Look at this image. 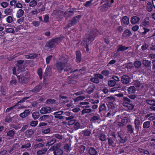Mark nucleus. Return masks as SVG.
<instances>
[{
  "mask_svg": "<svg viewBox=\"0 0 155 155\" xmlns=\"http://www.w3.org/2000/svg\"><path fill=\"white\" fill-rule=\"evenodd\" d=\"M99 33V32L96 29L92 31L90 33L89 35H86L85 38H84V40L85 41L87 44H89L90 42V41L92 42L94 40V38Z\"/></svg>",
  "mask_w": 155,
  "mask_h": 155,
  "instance_id": "obj_1",
  "label": "nucleus"
},
{
  "mask_svg": "<svg viewBox=\"0 0 155 155\" xmlns=\"http://www.w3.org/2000/svg\"><path fill=\"white\" fill-rule=\"evenodd\" d=\"M61 38L63 37H59L53 39L48 41L45 46V48L48 49H50L55 46L56 44H58L61 41Z\"/></svg>",
  "mask_w": 155,
  "mask_h": 155,
  "instance_id": "obj_2",
  "label": "nucleus"
},
{
  "mask_svg": "<svg viewBox=\"0 0 155 155\" xmlns=\"http://www.w3.org/2000/svg\"><path fill=\"white\" fill-rule=\"evenodd\" d=\"M59 144H56L49 149L50 151H53L54 155H62L63 153V150L60 148Z\"/></svg>",
  "mask_w": 155,
  "mask_h": 155,
  "instance_id": "obj_3",
  "label": "nucleus"
},
{
  "mask_svg": "<svg viewBox=\"0 0 155 155\" xmlns=\"http://www.w3.org/2000/svg\"><path fill=\"white\" fill-rule=\"evenodd\" d=\"M105 2L104 4L99 8L102 12L106 11L111 6V4L114 2V0H105Z\"/></svg>",
  "mask_w": 155,
  "mask_h": 155,
  "instance_id": "obj_4",
  "label": "nucleus"
},
{
  "mask_svg": "<svg viewBox=\"0 0 155 155\" xmlns=\"http://www.w3.org/2000/svg\"><path fill=\"white\" fill-rule=\"evenodd\" d=\"M67 59L65 58L64 59V62L61 61L58 62L54 65L57 68L59 72L61 73L65 67L67 65Z\"/></svg>",
  "mask_w": 155,
  "mask_h": 155,
  "instance_id": "obj_5",
  "label": "nucleus"
},
{
  "mask_svg": "<svg viewBox=\"0 0 155 155\" xmlns=\"http://www.w3.org/2000/svg\"><path fill=\"white\" fill-rule=\"evenodd\" d=\"M104 76L101 74H97L94 75V77L91 78V81L94 83L98 84L99 83V79H102Z\"/></svg>",
  "mask_w": 155,
  "mask_h": 155,
  "instance_id": "obj_6",
  "label": "nucleus"
},
{
  "mask_svg": "<svg viewBox=\"0 0 155 155\" xmlns=\"http://www.w3.org/2000/svg\"><path fill=\"white\" fill-rule=\"evenodd\" d=\"M81 17V15H79L74 17L72 20L69 21L68 27L75 25L78 21L79 19Z\"/></svg>",
  "mask_w": 155,
  "mask_h": 155,
  "instance_id": "obj_7",
  "label": "nucleus"
},
{
  "mask_svg": "<svg viewBox=\"0 0 155 155\" xmlns=\"http://www.w3.org/2000/svg\"><path fill=\"white\" fill-rule=\"evenodd\" d=\"M130 80V78L128 76L124 75L121 78L122 82L124 84H128Z\"/></svg>",
  "mask_w": 155,
  "mask_h": 155,
  "instance_id": "obj_8",
  "label": "nucleus"
},
{
  "mask_svg": "<svg viewBox=\"0 0 155 155\" xmlns=\"http://www.w3.org/2000/svg\"><path fill=\"white\" fill-rule=\"evenodd\" d=\"M42 88V84L40 83L38 85L36 86L33 89L31 90V91L32 92L37 93L40 91Z\"/></svg>",
  "mask_w": 155,
  "mask_h": 155,
  "instance_id": "obj_9",
  "label": "nucleus"
},
{
  "mask_svg": "<svg viewBox=\"0 0 155 155\" xmlns=\"http://www.w3.org/2000/svg\"><path fill=\"white\" fill-rule=\"evenodd\" d=\"M51 109L49 107H44L40 110V113L41 114H45L49 113L51 111Z\"/></svg>",
  "mask_w": 155,
  "mask_h": 155,
  "instance_id": "obj_10",
  "label": "nucleus"
},
{
  "mask_svg": "<svg viewBox=\"0 0 155 155\" xmlns=\"http://www.w3.org/2000/svg\"><path fill=\"white\" fill-rule=\"evenodd\" d=\"M140 20V18L138 17L134 16L132 17L130 20V22L133 24L137 23Z\"/></svg>",
  "mask_w": 155,
  "mask_h": 155,
  "instance_id": "obj_11",
  "label": "nucleus"
},
{
  "mask_svg": "<svg viewBox=\"0 0 155 155\" xmlns=\"http://www.w3.org/2000/svg\"><path fill=\"white\" fill-rule=\"evenodd\" d=\"M145 117L149 120H153L155 119V114L153 113H150L146 115Z\"/></svg>",
  "mask_w": 155,
  "mask_h": 155,
  "instance_id": "obj_12",
  "label": "nucleus"
},
{
  "mask_svg": "<svg viewBox=\"0 0 155 155\" xmlns=\"http://www.w3.org/2000/svg\"><path fill=\"white\" fill-rule=\"evenodd\" d=\"M19 81L22 84H25L28 82L27 79L23 76H19L18 77Z\"/></svg>",
  "mask_w": 155,
  "mask_h": 155,
  "instance_id": "obj_13",
  "label": "nucleus"
},
{
  "mask_svg": "<svg viewBox=\"0 0 155 155\" xmlns=\"http://www.w3.org/2000/svg\"><path fill=\"white\" fill-rule=\"evenodd\" d=\"M121 23L122 24L128 25L129 23L128 18L127 16L123 17L121 20Z\"/></svg>",
  "mask_w": 155,
  "mask_h": 155,
  "instance_id": "obj_14",
  "label": "nucleus"
},
{
  "mask_svg": "<svg viewBox=\"0 0 155 155\" xmlns=\"http://www.w3.org/2000/svg\"><path fill=\"white\" fill-rule=\"evenodd\" d=\"M135 127L137 131H138L140 128V122L139 120L138 119H136L134 121Z\"/></svg>",
  "mask_w": 155,
  "mask_h": 155,
  "instance_id": "obj_15",
  "label": "nucleus"
},
{
  "mask_svg": "<svg viewBox=\"0 0 155 155\" xmlns=\"http://www.w3.org/2000/svg\"><path fill=\"white\" fill-rule=\"evenodd\" d=\"M75 117L74 116L68 117V125H72L75 123Z\"/></svg>",
  "mask_w": 155,
  "mask_h": 155,
  "instance_id": "obj_16",
  "label": "nucleus"
},
{
  "mask_svg": "<svg viewBox=\"0 0 155 155\" xmlns=\"http://www.w3.org/2000/svg\"><path fill=\"white\" fill-rule=\"evenodd\" d=\"M143 65L146 68L151 67V62L150 61L147 60H144L143 61Z\"/></svg>",
  "mask_w": 155,
  "mask_h": 155,
  "instance_id": "obj_17",
  "label": "nucleus"
},
{
  "mask_svg": "<svg viewBox=\"0 0 155 155\" xmlns=\"http://www.w3.org/2000/svg\"><path fill=\"white\" fill-rule=\"evenodd\" d=\"M88 153L90 155H97V152L93 147H91L88 150Z\"/></svg>",
  "mask_w": 155,
  "mask_h": 155,
  "instance_id": "obj_18",
  "label": "nucleus"
},
{
  "mask_svg": "<svg viewBox=\"0 0 155 155\" xmlns=\"http://www.w3.org/2000/svg\"><path fill=\"white\" fill-rule=\"evenodd\" d=\"M76 61L77 62H80L81 59V54L79 51H76Z\"/></svg>",
  "mask_w": 155,
  "mask_h": 155,
  "instance_id": "obj_19",
  "label": "nucleus"
},
{
  "mask_svg": "<svg viewBox=\"0 0 155 155\" xmlns=\"http://www.w3.org/2000/svg\"><path fill=\"white\" fill-rule=\"evenodd\" d=\"M94 86L93 84L91 85L86 89V91L88 94H90L94 91Z\"/></svg>",
  "mask_w": 155,
  "mask_h": 155,
  "instance_id": "obj_20",
  "label": "nucleus"
},
{
  "mask_svg": "<svg viewBox=\"0 0 155 155\" xmlns=\"http://www.w3.org/2000/svg\"><path fill=\"white\" fill-rule=\"evenodd\" d=\"M62 113L63 112L62 111H60L54 113V115H55V118L61 119L63 118V117L61 116V115Z\"/></svg>",
  "mask_w": 155,
  "mask_h": 155,
  "instance_id": "obj_21",
  "label": "nucleus"
},
{
  "mask_svg": "<svg viewBox=\"0 0 155 155\" xmlns=\"http://www.w3.org/2000/svg\"><path fill=\"white\" fill-rule=\"evenodd\" d=\"M129 48L128 47H126L121 45H119L117 47V51H122L127 50Z\"/></svg>",
  "mask_w": 155,
  "mask_h": 155,
  "instance_id": "obj_22",
  "label": "nucleus"
},
{
  "mask_svg": "<svg viewBox=\"0 0 155 155\" xmlns=\"http://www.w3.org/2000/svg\"><path fill=\"white\" fill-rule=\"evenodd\" d=\"M30 111L29 110H26L23 113L20 114L19 116L22 118H24L28 116L29 114Z\"/></svg>",
  "mask_w": 155,
  "mask_h": 155,
  "instance_id": "obj_23",
  "label": "nucleus"
},
{
  "mask_svg": "<svg viewBox=\"0 0 155 155\" xmlns=\"http://www.w3.org/2000/svg\"><path fill=\"white\" fill-rule=\"evenodd\" d=\"M108 144L109 146L114 147V139L111 137L107 138Z\"/></svg>",
  "mask_w": 155,
  "mask_h": 155,
  "instance_id": "obj_24",
  "label": "nucleus"
},
{
  "mask_svg": "<svg viewBox=\"0 0 155 155\" xmlns=\"http://www.w3.org/2000/svg\"><path fill=\"white\" fill-rule=\"evenodd\" d=\"M142 24L145 27H147L149 26L150 25L149 18H145L143 21L142 23Z\"/></svg>",
  "mask_w": 155,
  "mask_h": 155,
  "instance_id": "obj_25",
  "label": "nucleus"
},
{
  "mask_svg": "<svg viewBox=\"0 0 155 155\" xmlns=\"http://www.w3.org/2000/svg\"><path fill=\"white\" fill-rule=\"evenodd\" d=\"M136 90V88L134 86H130L127 89V91L129 94L134 93Z\"/></svg>",
  "mask_w": 155,
  "mask_h": 155,
  "instance_id": "obj_26",
  "label": "nucleus"
},
{
  "mask_svg": "<svg viewBox=\"0 0 155 155\" xmlns=\"http://www.w3.org/2000/svg\"><path fill=\"white\" fill-rule=\"evenodd\" d=\"M98 137L99 140L102 141H104L106 140V136L103 133L99 134L98 135Z\"/></svg>",
  "mask_w": 155,
  "mask_h": 155,
  "instance_id": "obj_27",
  "label": "nucleus"
},
{
  "mask_svg": "<svg viewBox=\"0 0 155 155\" xmlns=\"http://www.w3.org/2000/svg\"><path fill=\"white\" fill-rule=\"evenodd\" d=\"M131 34L130 31L128 29L126 30L123 33V37H126L130 36Z\"/></svg>",
  "mask_w": 155,
  "mask_h": 155,
  "instance_id": "obj_28",
  "label": "nucleus"
},
{
  "mask_svg": "<svg viewBox=\"0 0 155 155\" xmlns=\"http://www.w3.org/2000/svg\"><path fill=\"white\" fill-rule=\"evenodd\" d=\"M126 128L128 133L131 134L133 132L134 129L132 125H127L126 127Z\"/></svg>",
  "mask_w": 155,
  "mask_h": 155,
  "instance_id": "obj_29",
  "label": "nucleus"
},
{
  "mask_svg": "<svg viewBox=\"0 0 155 155\" xmlns=\"http://www.w3.org/2000/svg\"><path fill=\"white\" fill-rule=\"evenodd\" d=\"M47 150V149L45 148L42 149L41 150H38L37 152V155H41L45 153Z\"/></svg>",
  "mask_w": 155,
  "mask_h": 155,
  "instance_id": "obj_30",
  "label": "nucleus"
},
{
  "mask_svg": "<svg viewBox=\"0 0 155 155\" xmlns=\"http://www.w3.org/2000/svg\"><path fill=\"white\" fill-rule=\"evenodd\" d=\"M93 111L91 109L88 108L87 109H83L81 111V115H84L85 114H89Z\"/></svg>",
  "mask_w": 155,
  "mask_h": 155,
  "instance_id": "obj_31",
  "label": "nucleus"
},
{
  "mask_svg": "<svg viewBox=\"0 0 155 155\" xmlns=\"http://www.w3.org/2000/svg\"><path fill=\"white\" fill-rule=\"evenodd\" d=\"M99 112L100 113L102 111L106 110V107L104 104H103L99 106Z\"/></svg>",
  "mask_w": 155,
  "mask_h": 155,
  "instance_id": "obj_32",
  "label": "nucleus"
},
{
  "mask_svg": "<svg viewBox=\"0 0 155 155\" xmlns=\"http://www.w3.org/2000/svg\"><path fill=\"white\" fill-rule=\"evenodd\" d=\"M38 55L36 54H31L29 55H26V58L27 59H33L36 58Z\"/></svg>",
  "mask_w": 155,
  "mask_h": 155,
  "instance_id": "obj_33",
  "label": "nucleus"
},
{
  "mask_svg": "<svg viewBox=\"0 0 155 155\" xmlns=\"http://www.w3.org/2000/svg\"><path fill=\"white\" fill-rule=\"evenodd\" d=\"M17 66L18 67L17 71L21 72L24 71L25 67L24 65L20 64L17 65Z\"/></svg>",
  "mask_w": 155,
  "mask_h": 155,
  "instance_id": "obj_34",
  "label": "nucleus"
},
{
  "mask_svg": "<svg viewBox=\"0 0 155 155\" xmlns=\"http://www.w3.org/2000/svg\"><path fill=\"white\" fill-rule=\"evenodd\" d=\"M56 140L55 138H53L51 140L48 141L46 143V146L49 147L54 144L56 142Z\"/></svg>",
  "mask_w": 155,
  "mask_h": 155,
  "instance_id": "obj_35",
  "label": "nucleus"
},
{
  "mask_svg": "<svg viewBox=\"0 0 155 155\" xmlns=\"http://www.w3.org/2000/svg\"><path fill=\"white\" fill-rule=\"evenodd\" d=\"M116 82L114 80H109L108 81L107 84L110 87L114 86L116 84Z\"/></svg>",
  "mask_w": 155,
  "mask_h": 155,
  "instance_id": "obj_36",
  "label": "nucleus"
},
{
  "mask_svg": "<svg viewBox=\"0 0 155 155\" xmlns=\"http://www.w3.org/2000/svg\"><path fill=\"white\" fill-rule=\"evenodd\" d=\"M147 10L148 12H151L153 10V6L150 2H148L147 4Z\"/></svg>",
  "mask_w": 155,
  "mask_h": 155,
  "instance_id": "obj_37",
  "label": "nucleus"
},
{
  "mask_svg": "<svg viewBox=\"0 0 155 155\" xmlns=\"http://www.w3.org/2000/svg\"><path fill=\"white\" fill-rule=\"evenodd\" d=\"M150 121H146L143 123V127L144 129H147L150 127Z\"/></svg>",
  "mask_w": 155,
  "mask_h": 155,
  "instance_id": "obj_38",
  "label": "nucleus"
},
{
  "mask_svg": "<svg viewBox=\"0 0 155 155\" xmlns=\"http://www.w3.org/2000/svg\"><path fill=\"white\" fill-rule=\"evenodd\" d=\"M40 114L38 112H35L32 113V116L34 120L37 119L39 117Z\"/></svg>",
  "mask_w": 155,
  "mask_h": 155,
  "instance_id": "obj_39",
  "label": "nucleus"
},
{
  "mask_svg": "<svg viewBox=\"0 0 155 155\" xmlns=\"http://www.w3.org/2000/svg\"><path fill=\"white\" fill-rule=\"evenodd\" d=\"M24 12L23 10L21 9H20L18 12L17 17L18 18H19L21 17L24 14Z\"/></svg>",
  "mask_w": 155,
  "mask_h": 155,
  "instance_id": "obj_40",
  "label": "nucleus"
},
{
  "mask_svg": "<svg viewBox=\"0 0 155 155\" xmlns=\"http://www.w3.org/2000/svg\"><path fill=\"white\" fill-rule=\"evenodd\" d=\"M56 100L54 99H48L46 101L45 103L48 104H53L55 103Z\"/></svg>",
  "mask_w": 155,
  "mask_h": 155,
  "instance_id": "obj_41",
  "label": "nucleus"
},
{
  "mask_svg": "<svg viewBox=\"0 0 155 155\" xmlns=\"http://www.w3.org/2000/svg\"><path fill=\"white\" fill-rule=\"evenodd\" d=\"M135 68H140L141 66V62L139 61H136L134 64Z\"/></svg>",
  "mask_w": 155,
  "mask_h": 155,
  "instance_id": "obj_42",
  "label": "nucleus"
},
{
  "mask_svg": "<svg viewBox=\"0 0 155 155\" xmlns=\"http://www.w3.org/2000/svg\"><path fill=\"white\" fill-rule=\"evenodd\" d=\"M105 99L108 103H113L115 101L114 97H106Z\"/></svg>",
  "mask_w": 155,
  "mask_h": 155,
  "instance_id": "obj_43",
  "label": "nucleus"
},
{
  "mask_svg": "<svg viewBox=\"0 0 155 155\" xmlns=\"http://www.w3.org/2000/svg\"><path fill=\"white\" fill-rule=\"evenodd\" d=\"M86 98L85 96H79L74 99V101L75 102L78 101H79L82 100Z\"/></svg>",
  "mask_w": 155,
  "mask_h": 155,
  "instance_id": "obj_44",
  "label": "nucleus"
},
{
  "mask_svg": "<svg viewBox=\"0 0 155 155\" xmlns=\"http://www.w3.org/2000/svg\"><path fill=\"white\" fill-rule=\"evenodd\" d=\"M15 134L14 131L13 130H9L7 133V135L10 137H13Z\"/></svg>",
  "mask_w": 155,
  "mask_h": 155,
  "instance_id": "obj_45",
  "label": "nucleus"
},
{
  "mask_svg": "<svg viewBox=\"0 0 155 155\" xmlns=\"http://www.w3.org/2000/svg\"><path fill=\"white\" fill-rule=\"evenodd\" d=\"M51 70V69L50 68V66H48L46 69L45 74H46V75H47L50 74Z\"/></svg>",
  "mask_w": 155,
  "mask_h": 155,
  "instance_id": "obj_46",
  "label": "nucleus"
},
{
  "mask_svg": "<svg viewBox=\"0 0 155 155\" xmlns=\"http://www.w3.org/2000/svg\"><path fill=\"white\" fill-rule=\"evenodd\" d=\"M13 10L11 8H7L5 10V13L8 15H10L12 12Z\"/></svg>",
  "mask_w": 155,
  "mask_h": 155,
  "instance_id": "obj_47",
  "label": "nucleus"
},
{
  "mask_svg": "<svg viewBox=\"0 0 155 155\" xmlns=\"http://www.w3.org/2000/svg\"><path fill=\"white\" fill-rule=\"evenodd\" d=\"M37 4L36 1L35 0L31 1L29 3V5L30 7H33L36 6Z\"/></svg>",
  "mask_w": 155,
  "mask_h": 155,
  "instance_id": "obj_48",
  "label": "nucleus"
},
{
  "mask_svg": "<svg viewBox=\"0 0 155 155\" xmlns=\"http://www.w3.org/2000/svg\"><path fill=\"white\" fill-rule=\"evenodd\" d=\"M82 132L84 134V136H89L91 133V132L88 130L82 131Z\"/></svg>",
  "mask_w": 155,
  "mask_h": 155,
  "instance_id": "obj_49",
  "label": "nucleus"
},
{
  "mask_svg": "<svg viewBox=\"0 0 155 155\" xmlns=\"http://www.w3.org/2000/svg\"><path fill=\"white\" fill-rule=\"evenodd\" d=\"M101 74L105 76H108L110 74L109 71L107 70H105L102 71L101 72Z\"/></svg>",
  "mask_w": 155,
  "mask_h": 155,
  "instance_id": "obj_50",
  "label": "nucleus"
},
{
  "mask_svg": "<svg viewBox=\"0 0 155 155\" xmlns=\"http://www.w3.org/2000/svg\"><path fill=\"white\" fill-rule=\"evenodd\" d=\"M100 118V116L99 115H97V116H94L92 117L91 119V121H94L97 120H98Z\"/></svg>",
  "mask_w": 155,
  "mask_h": 155,
  "instance_id": "obj_51",
  "label": "nucleus"
},
{
  "mask_svg": "<svg viewBox=\"0 0 155 155\" xmlns=\"http://www.w3.org/2000/svg\"><path fill=\"white\" fill-rule=\"evenodd\" d=\"M146 103L150 105L155 106V101L153 100H146Z\"/></svg>",
  "mask_w": 155,
  "mask_h": 155,
  "instance_id": "obj_52",
  "label": "nucleus"
},
{
  "mask_svg": "<svg viewBox=\"0 0 155 155\" xmlns=\"http://www.w3.org/2000/svg\"><path fill=\"white\" fill-rule=\"evenodd\" d=\"M93 1L92 0H90L87 1L84 4V5L86 7H88L92 5V2Z\"/></svg>",
  "mask_w": 155,
  "mask_h": 155,
  "instance_id": "obj_53",
  "label": "nucleus"
},
{
  "mask_svg": "<svg viewBox=\"0 0 155 155\" xmlns=\"http://www.w3.org/2000/svg\"><path fill=\"white\" fill-rule=\"evenodd\" d=\"M85 149V147L84 146H80L79 148V151L81 153H83Z\"/></svg>",
  "mask_w": 155,
  "mask_h": 155,
  "instance_id": "obj_54",
  "label": "nucleus"
},
{
  "mask_svg": "<svg viewBox=\"0 0 155 155\" xmlns=\"http://www.w3.org/2000/svg\"><path fill=\"white\" fill-rule=\"evenodd\" d=\"M44 146V144L42 143H39L38 144H36L34 145V147L35 149L43 147Z\"/></svg>",
  "mask_w": 155,
  "mask_h": 155,
  "instance_id": "obj_55",
  "label": "nucleus"
},
{
  "mask_svg": "<svg viewBox=\"0 0 155 155\" xmlns=\"http://www.w3.org/2000/svg\"><path fill=\"white\" fill-rule=\"evenodd\" d=\"M42 70L41 68H39L38 71V74L40 79L42 78Z\"/></svg>",
  "mask_w": 155,
  "mask_h": 155,
  "instance_id": "obj_56",
  "label": "nucleus"
},
{
  "mask_svg": "<svg viewBox=\"0 0 155 155\" xmlns=\"http://www.w3.org/2000/svg\"><path fill=\"white\" fill-rule=\"evenodd\" d=\"M15 117V116L12 118L10 117L9 116H7L5 118V122L8 123L11 122L12 120V118L14 117Z\"/></svg>",
  "mask_w": 155,
  "mask_h": 155,
  "instance_id": "obj_57",
  "label": "nucleus"
},
{
  "mask_svg": "<svg viewBox=\"0 0 155 155\" xmlns=\"http://www.w3.org/2000/svg\"><path fill=\"white\" fill-rule=\"evenodd\" d=\"M149 46V45L148 44L145 43L141 46V49L143 51L146 50L148 48Z\"/></svg>",
  "mask_w": 155,
  "mask_h": 155,
  "instance_id": "obj_58",
  "label": "nucleus"
},
{
  "mask_svg": "<svg viewBox=\"0 0 155 155\" xmlns=\"http://www.w3.org/2000/svg\"><path fill=\"white\" fill-rule=\"evenodd\" d=\"M38 122V121L37 120L32 121L31 122L30 125L32 127L35 126L37 125Z\"/></svg>",
  "mask_w": 155,
  "mask_h": 155,
  "instance_id": "obj_59",
  "label": "nucleus"
},
{
  "mask_svg": "<svg viewBox=\"0 0 155 155\" xmlns=\"http://www.w3.org/2000/svg\"><path fill=\"white\" fill-rule=\"evenodd\" d=\"M49 117L48 115H46L42 116V117H40V119L41 120H46L48 119Z\"/></svg>",
  "mask_w": 155,
  "mask_h": 155,
  "instance_id": "obj_60",
  "label": "nucleus"
},
{
  "mask_svg": "<svg viewBox=\"0 0 155 155\" xmlns=\"http://www.w3.org/2000/svg\"><path fill=\"white\" fill-rule=\"evenodd\" d=\"M0 4L3 8H6L8 5V3L6 2H3Z\"/></svg>",
  "mask_w": 155,
  "mask_h": 155,
  "instance_id": "obj_61",
  "label": "nucleus"
},
{
  "mask_svg": "<svg viewBox=\"0 0 155 155\" xmlns=\"http://www.w3.org/2000/svg\"><path fill=\"white\" fill-rule=\"evenodd\" d=\"M53 56L52 55H49L46 58V62L47 64H49Z\"/></svg>",
  "mask_w": 155,
  "mask_h": 155,
  "instance_id": "obj_62",
  "label": "nucleus"
},
{
  "mask_svg": "<svg viewBox=\"0 0 155 155\" xmlns=\"http://www.w3.org/2000/svg\"><path fill=\"white\" fill-rule=\"evenodd\" d=\"M6 21L8 23H11L13 21V18L12 16H9L6 18Z\"/></svg>",
  "mask_w": 155,
  "mask_h": 155,
  "instance_id": "obj_63",
  "label": "nucleus"
},
{
  "mask_svg": "<svg viewBox=\"0 0 155 155\" xmlns=\"http://www.w3.org/2000/svg\"><path fill=\"white\" fill-rule=\"evenodd\" d=\"M129 110H132L134 107V106L133 104L129 103L127 107Z\"/></svg>",
  "mask_w": 155,
  "mask_h": 155,
  "instance_id": "obj_64",
  "label": "nucleus"
}]
</instances>
